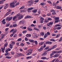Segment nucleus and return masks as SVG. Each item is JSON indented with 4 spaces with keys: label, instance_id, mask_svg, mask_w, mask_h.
I'll use <instances>...</instances> for the list:
<instances>
[{
    "label": "nucleus",
    "instance_id": "1",
    "mask_svg": "<svg viewBox=\"0 0 62 62\" xmlns=\"http://www.w3.org/2000/svg\"><path fill=\"white\" fill-rule=\"evenodd\" d=\"M17 2V1L16 0H15L13 2L10 4V8H14L15 7V6H16L17 5H19L20 3L19 2H18L16 3V4H15Z\"/></svg>",
    "mask_w": 62,
    "mask_h": 62
},
{
    "label": "nucleus",
    "instance_id": "2",
    "mask_svg": "<svg viewBox=\"0 0 62 62\" xmlns=\"http://www.w3.org/2000/svg\"><path fill=\"white\" fill-rule=\"evenodd\" d=\"M17 17L18 20H21L23 18V15H21V14H18L17 15Z\"/></svg>",
    "mask_w": 62,
    "mask_h": 62
},
{
    "label": "nucleus",
    "instance_id": "3",
    "mask_svg": "<svg viewBox=\"0 0 62 62\" xmlns=\"http://www.w3.org/2000/svg\"><path fill=\"white\" fill-rule=\"evenodd\" d=\"M53 23H54V22H50L49 23H47V26H49L50 27H51Z\"/></svg>",
    "mask_w": 62,
    "mask_h": 62
},
{
    "label": "nucleus",
    "instance_id": "4",
    "mask_svg": "<svg viewBox=\"0 0 62 62\" xmlns=\"http://www.w3.org/2000/svg\"><path fill=\"white\" fill-rule=\"evenodd\" d=\"M15 44V42L13 41H12L11 44H10V46L9 47L10 49H12V46L14 45V44Z\"/></svg>",
    "mask_w": 62,
    "mask_h": 62
},
{
    "label": "nucleus",
    "instance_id": "5",
    "mask_svg": "<svg viewBox=\"0 0 62 62\" xmlns=\"http://www.w3.org/2000/svg\"><path fill=\"white\" fill-rule=\"evenodd\" d=\"M56 47H57V46L56 45H54L53 46H52L51 48H50L49 49H48L47 51H51V50H52V49H54V48H56Z\"/></svg>",
    "mask_w": 62,
    "mask_h": 62
},
{
    "label": "nucleus",
    "instance_id": "6",
    "mask_svg": "<svg viewBox=\"0 0 62 62\" xmlns=\"http://www.w3.org/2000/svg\"><path fill=\"white\" fill-rule=\"evenodd\" d=\"M20 24H24L25 23V21L24 20H22V21H21L19 22Z\"/></svg>",
    "mask_w": 62,
    "mask_h": 62
},
{
    "label": "nucleus",
    "instance_id": "7",
    "mask_svg": "<svg viewBox=\"0 0 62 62\" xmlns=\"http://www.w3.org/2000/svg\"><path fill=\"white\" fill-rule=\"evenodd\" d=\"M27 4H28V6H31V0H29L28 1Z\"/></svg>",
    "mask_w": 62,
    "mask_h": 62
},
{
    "label": "nucleus",
    "instance_id": "8",
    "mask_svg": "<svg viewBox=\"0 0 62 62\" xmlns=\"http://www.w3.org/2000/svg\"><path fill=\"white\" fill-rule=\"evenodd\" d=\"M10 11H11V10H9V11L8 12L4 15V16H5V17H6V16H8V15H9L10 13Z\"/></svg>",
    "mask_w": 62,
    "mask_h": 62
},
{
    "label": "nucleus",
    "instance_id": "9",
    "mask_svg": "<svg viewBox=\"0 0 62 62\" xmlns=\"http://www.w3.org/2000/svg\"><path fill=\"white\" fill-rule=\"evenodd\" d=\"M31 16H26L25 17V18L26 19H28V18H31Z\"/></svg>",
    "mask_w": 62,
    "mask_h": 62
},
{
    "label": "nucleus",
    "instance_id": "10",
    "mask_svg": "<svg viewBox=\"0 0 62 62\" xmlns=\"http://www.w3.org/2000/svg\"><path fill=\"white\" fill-rule=\"evenodd\" d=\"M12 18H13L11 16V17H10L8 18H7L6 19V20H8V21H10V20H11V19H12Z\"/></svg>",
    "mask_w": 62,
    "mask_h": 62
},
{
    "label": "nucleus",
    "instance_id": "11",
    "mask_svg": "<svg viewBox=\"0 0 62 62\" xmlns=\"http://www.w3.org/2000/svg\"><path fill=\"white\" fill-rule=\"evenodd\" d=\"M31 25L29 26V27L27 28V29L29 31H31Z\"/></svg>",
    "mask_w": 62,
    "mask_h": 62
},
{
    "label": "nucleus",
    "instance_id": "12",
    "mask_svg": "<svg viewBox=\"0 0 62 62\" xmlns=\"http://www.w3.org/2000/svg\"><path fill=\"white\" fill-rule=\"evenodd\" d=\"M45 52L44 53H43V54H42V56H45L47 54V51H45Z\"/></svg>",
    "mask_w": 62,
    "mask_h": 62
},
{
    "label": "nucleus",
    "instance_id": "13",
    "mask_svg": "<svg viewBox=\"0 0 62 62\" xmlns=\"http://www.w3.org/2000/svg\"><path fill=\"white\" fill-rule=\"evenodd\" d=\"M17 18V16H14L13 18V20L14 21H16V19Z\"/></svg>",
    "mask_w": 62,
    "mask_h": 62
},
{
    "label": "nucleus",
    "instance_id": "14",
    "mask_svg": "<svg viewBox=\"0 0 62 62\" xmlns=\"http://www.w3.org/2000/svg\"><path fill=\"white\" fill-rule=\"evenodd\" d=\"M26 36L28 38H29V37H31V35L30 34H27L26 35Z\"/></svg>",
    "mask_w": 62,
    "mask_h": 62
},
{
    "label": "nucleus",
    "instance_id": "15",
    "mask_svg": "<svg viewBox=\"0 0 62 62\" xmlns=\"http://www.w3.org/2000/svg\"><path fill=\"white\" fill-rule=\"evenodd\" d=\"M5 21V19H4L3 20L1 21V22L3 23V24H6V22Z\"/></svg>",
    "mask_w": 62,
    "mask_h": 62
},
{
    "label": "nucleus",
    "instance_id": "16",
    "mask_svg": "<svg viewBox=\"0 0 62 62\" xmlns=\"http://www.w3.org/2000/svg\"><path fill=\"white\" fill-rule=\"evenodd\" d=\"M6 0H1V1H0V4H2L3 2L5 1Z\"/></svg>",
    "mask_w": 62,
    "mask_h": 62
},
{
    "label": "nucleus",
    "instance_id": "17",
    "mask_svg": "<svg viewBox=\"0 0 62 62\" xmlns=\"http://www.w3.org/2000/svg\"><path fill=\"white\" fill-rule=\"evenodd\" d=\"M52 12H53L52 13V14H56V13H55V11L54 10H53Z\"/></svg>",
    "mask_w": 62,
    "mask_h": 62
},
{
    "label": "nucleus",
    "instance_id": "18",
    "mask_svg": "<svg viewBox=\"0 0 62 62\" xmlns=\"http://www.w3.org/2000/svg\"><path fill=\"white\" fill-rule=\"evenodd\" d=\"M59 54H55L54 56V57H58V56H59Z\"/></svg>",
    "mask_w": 62,
    "mask_h": 62
},
{
    "label": "nucleus",
    "instance_id": "19",
    "mask_svg": "<svg viewBox=\"0 0 62 62\" xmlns=\"http://www.w3.org/2000/svg\"><path fill=\"white\" fill-rule=\"evenodd\" d=\"M39 52H41L42 50V47H41V48L38 50Z\"/></svg>",
    "mask_w": 62,
    "mask_h": 62
},
{
    "label": "nucleus",
    "instance_id": "20",
    "mask_svg": "<svg viewBox=\"0 0 62 62\" xmlns=\"http://www.w3.org/2000/svg\"><path fill=\"white\" fill-rule=\"evenodd\" d=\"M59 17H56V18L55 20H57V21H56V22H57H57H59Z\"/></svg>",
    "mask_w": 62,
    "mask_h": 62
},
{
    "label": "nucleus",
    "instance_id": "21",
    "mask_svg": "<svg viewBox=\"0 0 62 62\" xmlns=\"http://www.w3.org/2000/svg\"><path fill=\"white\" fill-rule=\"evenodd\" d=\"M17 26V24H15L13 25V27H15Z\"/></svg>",
    "mask_w": 62,
    "mask_h": 62
},
{
    "label": "nucleus",
    "instance_id": "22",
    "mask_svg": "<svg viewBox=\"0 0 62 62\" xmlns=\"http://www.w3.org/2000/svg\"><path fill=\"white\" fill-rule=\"evenodd\" d=\"M33 12H34V13H36L37 12V9H36V10H34L32 11Z\"/></svg>",
    "mask_w": 62,
    "mask_h": 62
},
{
    "label": "nucleus",
    "instance_id": "23",
    "mask_svg": "<svg viewBox=\"0 0 62 62\" xmlns=\"http://www.w3.org/2000/svg\"><path fill=\"white\" fill-rule=\"evenodd\" d=\"M10 24V23H9V24L8 23L6 24V27H8V26H9Z\"/></svg>",
    "mask_w": 62,
    "mask_h": 62
},
{
    "label": "nucleus",
    "instance_id": "24",
    "mask_svg": "<svg viewBox=\"0 0 62 62\" xmlns=\"http://www.w3.org/2000/svg\"><path fill=\"white\" fill-rule=\"evenodd\" d=\"M56 8L57 9H61V7L58 6Z\"/></svg>",
    "mask_w": 62,
    "mask_h": 62
},
{
    "label": "nucleus",
    "instance_id": "25",
    "mask_svg": "<svg viewBox=\"0 0 62 62\" xmlns=\"http://www.w3.org/2000/svg\"><path fill=\"white\" fill-rule=\"evenodd\" d=\"M48 44H49V45H51V44H52V42L51 41H48Z\"/></svg>",
    "mask_w": 62,
    "mask_h": 62
},
{
    "label": "nucleus",
    "instance_id": "26",
    "mask_svg": "<svg viewBox=\"0 0 62 62\" xmlns=\"http://www.w3.org/2000/svg\"><path fill=\"white\" fill-rule=\"evenodd\" d=\"M53 53L54 54H58V52L55 51H53Z\"/></svg>",
    "mask_w": 62,
    "mask_h": 62
},
{
    "label": "nucleus",
    "instance_id": "27",
    "mask_svg": "<svg viewBox=\"0 0 62 62\" xmlns=\"http://www.w3.org/2000/svg\"><path fill=\"white\" fill-rule=\"evenodd\" d=\"M40 35H42V36H43L44 35V32H43L40 33Z\"/></svg>",
    "mask_w": 62,
    "mask_h": 62
},
{
    "label": "nucleus",
    "instance_id": "28",
    "mask_svg": "<svg viewBox=\"0 0 62 62\" xmlns=\"http://www.w3.org/2000/svg\"><path fill=\"white\" fill-rule=\"evenodd\" d=\"M6 58H7L8 59H10V58H11V57L10 56H6L5 57Z\"/></svg>",
    "mask_w": 62,
    "mask_h": 62
},
{
    "label": "nucleus",
    "instance_id": "29",
    "mask_svg": "<svg viewBox=\"0 0 62 62\" xmlns=\"http://www.w3.org/2000/svg\"><path fill=\"white\" fill-rule=\"evenodd\" d=\"M26 59H29V58L30 59H31V56H28L26 58Z\"/></svg>",
    "mask_w": 62,
    "mask_h": 62
},
{
    "label": "nucleus",
    "instance_id": "30",
    "mask_svg": "<svg viewBox=\"0 0 62 62\" xmlns=\"http://www.w3.org/2000/svg\"><path fill=\"white\" fill-rule=\"evenodd\" d=\"M41 58V59H43L44 60V59H46V57H43Z\"/></svg>",
    "mask_w": 62,
    "mask_h": 62
},
{
    "label": "nucleus",
    "instance_id": "31",
    "mask_svg": "<svg viewBox=\"0 0 62 62\" xmlns=\"http://www.w3.org/2000/svg\"><path fill=\"white\" fill-rule=\"evenodd\" d=\"M50 41H55V40L53 39H50Z\"/></svg>",
    "mask_w": 62,
    "mask_h": 62
},
{
    "label": "nucleus",
    "instance_id": "32",
    "mask_svg": "<svg viewBox=\"0 0 62 62\" xmlns=\"http://www.w3.org/2000/svg\"><path fill=\"white\" fill-rule=\"evenodd\" d=\"M31 52H29V53H27L26 54L27 55H29L30 54H31Z\"/></svg>",
    "mask_w": 62,
    "mask_h": 62
},
{
    "label": "nucleus",
    "instance_id": "33",
    "mask_svg": "<svg viewBox=\"0 0 62 62\" xmlns=\"http://www.w3.org/2000/svg\"><path fill=\"white\" fill-rule=\"evenodd\" d=\"M61 26V25L59 24H57L55 25V26H56V27L57 26Z\"/></svg>",
    "mask_w": 62,
    "mask_h": 62
},
{
    "label": "nucleus",
    "instance_id": "34",
    "mask_svg": "<svg viewBox=\"0 0 62 62\" xmlns=\"http://www.w3.org/2000/svg\"><path fill=\"white\" fill-rule=\"evenodd\" d=\"M61 27H58L57 28V30H60V29H61Z\"/></svg>",
    "mask_w": 62,
    "mask_h": 62
},
{
    "label": "nucleus",
    "instance_id": "35",
    "mask_svg": "<svg viewBox=\"0 0 62 62\" xmlns=\"http://www.w3.org/2000/svg\"><path fill=\"white\" fill-rule=\"evenodd\" d=\"M4 46L5 47H7V46H8V43H5L4 45Z\"/></svg>",
    "mask_w": 62,
    "mask_h": 62
},
{
    "label": "nucleus",
    "instance_id": "36",
    "mask_svg": "<svg viewBox=\"0 0 62 62\" xmlns=\"http://www.w3.org/2000/svg\"><path fill=\"white\" fill-rule=\"evenodd\" d=\"M46 34H47V36L48 35L49 36V35H50V33L49 32H47L46 33Z\"/></svg>",
    "mask_w": 62,
    "mask_h": 62
},
{
    "label": "nucleus",
    "instance_id": "37",
    "mask_svg": "<svg viewBox=\"0 0 62 62\" xmlns=\"http://www.w3.org/2000/svg\"><path fill=\"white\" fill-rule=\"evenodd\" d=\"M31 10V8H29L27 10V11H29V10Z\"/></svg>",
    "mask_w": 62,
    "mask_h": 62
},
{
    "label": "nucleus",
    "instance_id": "38",
    "mask_svg": "<svg viewBox=\"0 0 62 62\" xmlns=\"http://www.w3.org/2000/svg\"><path fill=\"white\" fill-rule=\"evenodd\" d=\"M34 42L35 45H37L38 44V42H37V41L35 40L34 41Z\"/></svg>",
    "mask_w": 62,
    "mask_h": 62
},
{
    "label": "nucleus",
    "instance_id": "39",
    "mask_svg": "<svg viewBox=\"0 0 62 62\" xmlns=\"http://www.w3.org/2000/svg\"><path fill=\"white\" fill-rule=\"evenodd\" d=\"M47 36H48V35L47 34H45L44 35V38H46V37H47Z\"/></svg>",
    "mask_w": 62,
    "mask_h": 62
},
{
    "label": "nucleus",
    "instance_id": "40",
    "mask_svg": "<svg viewBox=\"0 0 62 62\" xmlns=\"http://www.w3.org/2000/svg\"><path fill=\"white\" fill-rule=\"evenodd\" d=\"M25 10H20V11L21 12H25Z\"/></svg>",
    "mask_w": 62,
    "mask_h": 62
},
{
    "label": "nucleus",
    "instance_id": "41",
    "mask_svg": "<svg viewBox=\"0 0 62 62\" xmlns=\"http://www.w3.org/2000/svg\"><path fill=\"white\" fill-rule=\"evenodd\" d=\"M22 40V39L19 38L17 40L18 41H21Z\"/></svg>",
    "mask_w": 62,
    "mask_h": 62
},
{
    "label": "nucleus",
    "instance_id": "42",
    "mask_svg": "<svg viewBox=\"0 0 62 62\" xmlns=\"http://www.w3.org/2000/svg\"><path fill=\"white\" fill-rule=\"evenodd\" d=\"M24 8V6H23L22 7H21L20 8V9L21 10V9H23V8Z\"/></svg>",
    "mask_w": 62,
    "mask_h": 62
},
{
    "label": "nucleus",
    "instance_id": "43",
    "mask_svg": "<svg viewBox=\"0 0 62 62\" xmlns=\"http://www.w3.org/2000/svg\"><path fill=\"white\" fill-rule=\"evenodd\" d=\"M56 60V59H53L52 61L50 62H54V61H55Z\"/></svg>",
    "mask_w": 62,
    "mask_h": 62
},
{
    "label": "nucleus",
    "instance_id": "44",
    "mask_svg": "<svg viewBox=\"0 0 62 62\" xmlns=\"http://www.w3.org/2000/svg\"><path fill=\"white\" fill-rule=\"evenodd\" d=\"M56 28H57V27L55 26V25L54 28V30H56Z\"/></svg>",
    "mask_w": 62,
    "mask_h": 62
},
{
    "label": "nucleus",
    "instance_id": "45",
    "mask_svg": "<svg viewBox=\"0 0 62 62\" xmlns=\"http://www.w3.org/2000/svg\"><path fill=\"white\" fill-rule=\"evenodd\" d=\"M4 55H9V53H8V52L6 53L5 54H4Z\"/></svg>",
    "mask_w": 62,
    "mask_h": 62
},
{
    "label": "nucleus",
    "instance_id": "46",
    "mask_svg": "<svg viewBox=\"0 0 62 62\" xmlns=\"http://www.w3.org/2000/svg\"><path fill=\"white\" fill-rule=\"evenodd\" d=\"M31 43H34L35 42V41H34V40H31Z\"/></svg>",
    "mask_w": 62,
    "mask_h": 62
},
{
    "label": "nucleus",
    "instance_id": "47",
    "mask_svg": "<svg viewBox=\"0 0 62 62\" xmlns=\"http://www.w3.org/2000/svg\"><path fill=\"white\" fill-rule=\"evenodd\" d=\"M34 34V35L35 36V37H36V38H38V36H37V35L35 33H33Z\"/></svg>",
    "mask_w": 62,
    "mask_h": 62
},
{
    "label": "nucleus",
    "instance_id": "48",
    "mask_svg": "<svg viewBox=\"0 0 62 62\" xmlns=\"http://www.w3.org/2000/svg\"><path fill=\"white\" fill-rule=\"evenodd\" d=\"M16 30H14L13 31V33H16Z\"/></svg>",
    "mask_w": 62,
    "mask_h": 62
},
{
    "label": "nucleus",
    "instance_id": "49",
    "mask_svg": "<svg viewBox=\"0 0 62 62\" xmlns=\"http://www.w3.org/2000/svg\"><path fill=\"white\" fill-rule=\"evenodd\" d=\"M25 40L26 41H27L28 40V39L26 37L25 38Z\"/></svg>",
    "mask_w": 62,
    "mask_h": 62
},
{
    "label": "nucleus",
    "instance_id": "50",
    "mask_svg": "<svg viewBox=\"0 0 62 62\" xmlns=\"http://www.w3.org/2000/svg\"><path fill=\"white\" fill-rule=\"evenodd\" d=\"M3 7H4V6L3 5L0 6V9H2V8H3Z\"/></svg>",
    "mask_w": 62,
    "mask_h": 62
},
{
    "label": "nucleus",
    "instance_id": "51",
    "mask_svg": "<svg viewBox=\"0 0 62 62\" xmlns=\"http://www.w3.org/2000/svg\"><path fill=\"white\" fill-rule=\"evenodd\" d=\"M49 49V47L47 46L45 48L44 50H47V49Z\"/></svg>",
    "mask_w": 62,
    "mask_h": 62
},
{
    "label": "nucleus",
    "instance_id": "52",
    "mask_svg": "<svg viewBox=\"0 0 62 62\" xmlns=\"http://www.w3.org/2000/svg\"><path fill=\"white\" fill-rule=\"evenodd\" d=\"M1 49L2 52L3 53H4V50H3V48H1Z\"/></svg>",
    "mask_w": 62,
    "mask_h": 62
},
{
    "label": "nucleus",
    "instance_id": "53",
    "mask_svg": "<svg viewBox=\"0 0 62 62\" xmlns=\"http://www.w3.org/2000/svg\"><path fill=\"white\" fill-rule=\"evenodd\" d=\"M60 34H58V35H57L56 37V38H58V37H59V36H60Z\"/></svg>",
    "mask_w": 62,
    "mask_h": 62
},
{
    "label": "nucleus",
    "instance_id": "54",
    "mask_svg": "<svg viewBox=\"0 0 62 62\" xmlns=\"http://www.w3.org/2000/svg\"><path fill=\"white\" fill-rule=\"evenodd\" d=\"M15 58H16V57H18L17 54L15 56Z\"/></svg>",
    "mask_w": 62,
    "mask_h": 62
},
{
    "label": "nucleus",
    "instance_id": "55",
    "mask_svg": "<svg viewBox=\"0 0 62 62\" xmlns=\"http://www.w3.org/2000/svg\"><path fill=\"white\" fill-rule=\"evenodd\" d=\"M14 30V29H12L11 30V31H10V33H11V32H13V30Z\"/></svg>",
    "mask_w": 62,
    "mask_h": 62
},
{
    "label": "nucleus",
    "instance_id": "56",
    "mask_svg": "<svg viewBox=\"0 0 62 62\" xmlns=\"http://www.w3.org/2000/svg\"><path fill=\"white\" fill-rule=\"evenodd\" d=\"M62 50H60L58 52V53H59V54H60V53H61V52H62Z\"/></svg>",
    "mask_w": 62,
    "mask_h": 62
},
{
    "label": "nucleus",
    "instance_id": "57",
    "mask_svg": "<svg viewBox=\"0 0 62 62\" xmlns=\"http://www.w3.org/2000/svg\"><path fill=\"white\" fill-rule=\"evenodd\" d=\"M40 5L41 6H44V3H42L40 4Z\"/></svg>",
    "mask_w": 62,
    "mask_h": 62
},
{
    "label": "nucleus",
    "instance_id": "58",
    "mask_svg": "<svg viewBox=\"0 0 62 62\" xmlns=\"http://www.w3.org/2000/svg\"><path fill=\"white\" fill-rule=\"evenodd\" d=\"M17 34H15L14 35V38H15V37H17Z\"/></svg>",
    "mask_w": 62,
    "mask_h": 62
},
{
    "label": "nucleus",
    "instance_id": "59",
    "mask_svg": "<svg viewBox=\"0 0 62 62\" xmlns=\"http://www.w3.org/2000/svg\"><path fill=\"white\" fill-rule=\"evenodd\" d=\"M62 38L61 37L60 39L59 40V41H62Z\"/></svg>",
    "mask_w": 62,
    "mask_h": 62
},
{
    "label": "nucleus",
    "instance_id": "60",
    "mask_svg": "<svg viewBox=\"0 0 62 62\" xmlns=\"http://www.w3.org/2000/svg\"><path fill=\"white\" fill-rule=\"evenodd\" d=\"M34 2H35V3H37V2H39V0H35L34 1Z\"/></svg>",
    "mask_w": 62,
    "mask_h": 62
},
{
    "label": "nucleus",
    "instance_id": "61",
    "mask_svg": "<svg viewBox=\"0 0 62 62\" xmlns=\"http://www.w3.org/2000/svg\"><path fill=\"white\" fill-rule=\"evenodd\" d=\"M24 44H23V43H21V44H20V45L21 46H24Z\"/></svg>",
    "mask_w": 62,
    "mask_h": 62
},
{
    "label": "nucleus",
    "instance_id": "62",
    "mask_svg": "<svg viewBox=\"0 0 62 62\" xmlns=\"http://www.w3.org/2000/svg\"><path fill=\"white\" fill-rule=\"evenodd\" d=\"M27 32V31H24L23 32V33H26Z\"/></svg>",
    "mask_w": 62,
    "mask_h": 62
},
{
    "label": "nucleus",
    "instance_id": "63",
    "mask_svg": "<svg viewBox=\"0 0 62 62\" xmlns=\"http://www.w3.org/2000/svg\"><path fill=\"white\" fill-rule=\"evenodd\" d=\"M19 54L20 56H21V55H22V56H24V55L23 54H23Z\"/></svg>",
    "mask_w": 62,
    "mask_h": 62
},
{
    "label": "nucleus",
    "instance_id": "64",
    "mask_svg": "<svg viewBox=\"0 0 62 62\" xmlns=\"http://www.w3.org/2000/svg\"><path fill=\"white\" fill-rule=\"evenodd\" d=\"M47 16H51V14L50 13H49L47 14Z\"/></svg>",
    "mask_w": 62,
    "mask_h": 62
}]
</instances>
